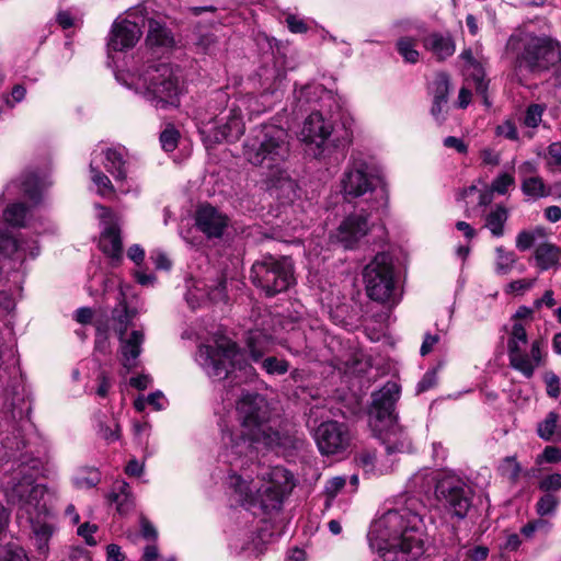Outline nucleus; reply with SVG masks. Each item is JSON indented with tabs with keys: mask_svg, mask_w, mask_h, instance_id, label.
<instances>
[{
	"mask_svg": "<svg viewBox=\"0 0 561 561\" xmlns=\"http://www.w3.org/2000/svg\"><path fill=\"white\" fill-rule=\"evenodd\" d=\"M356 460L359 466H362L366 471L371 470L377 460L376 453L364 450L359 453L356 457Z\"/></svg>",
	"mask_w": 561,
	"mask_h": 561,
	"instance_id": "obj_61",
	"label": "nucleus"
},
{
	"mask_svg": "<svg viewBox=\"0 0 561 561\" xmlns=\"http://www.w3.org/2000/svg\"><path fill=\"white\" fill-rule=\"evenodd\" d=\"M399 398L400 387L394 381H388L379 390L374 391L369 409L370 425L398 420L396 404Z\"/></svg>",
	"mask_w": 561,
	"mask_h": 561,
	"instance_id": "obj_17",
	"label": "nucleus"
},
{
	"mask_svg": "<svg viewBox=\"0 0 561 561\" xmlns=\"http://www.w3.org/2000/svg\"><path fill=\"white\" fill-rule=\"evenodd\" d=\"M250 279L266 296L273 297L286 291L295 283L294 265L288 257L266 254L253 263Z\"/></svg>",
	"mask_w": 561,
	"mask_h": 561,
	"instance_id": "obj_11",
	"label": "nucleus"
},
{
	"mask_svg": "<svg viewBox=\"0 0 561 561\" xmlns=\"http://www.w3.org/2000/svg\"><path fill=\"white\" fill-rule=\"evenodd\" d=\"M140 531H141V536L146 539V540H152V541H156L157 538H158V531L156 529V527L153 526V524L148 519L146 518L145 516H141L140 517Z\"/></svg>",
	"mask_w": 561,
	"mask_h": 561,
	"instance_id": "obj_59",
	"label": "nucleus"
},
{
	"mask_svg": "<svg viewBox=\"0 0 561 561\" xmlns=\"http://www.w3.org/2000/svg\"><path fill=\"white\" fill-rule=\"evenodd\" d=\"M286 24L291 33L301 34V33H306L308 31V26L304 22V20L298 19L296 15H293V14H289L286 18Z\"/></svg>",
	"mask_w": 561,
	"mask_h": 561,
	"instance_id": "obj_62",
	"label": "nucleus"
},
{
	"mask_svg": "<svg viewBox=\"0 0 561 561\" xmlns=\"http://www.w3.org/2000/svg\"><path fill=\"white\" fill-rule=\"evenodd\" d=\"M332 133V124L320 112L316 111L305 119L299 137L306 144L316 145L319 150L316 157L320 159L325 158V148L323 146Z\"/></svg>",
	"mask_w": 561,
	"mask_h": 561,
	"instance_id": "obj_19",
	"label": "nucleus"
},
{
	"mask_svg": "<svg viewBox=\"0 0 561 561\" xmlns=\"http://www.w3.org/2000/svg\"><path fill=\"white\" fill-rule=\"evenodd\" d=\"M546 105L534 103L526 108L524 125L528 128H537L542 121Z\"/></svg>",
	"mask_w": 561,
	"mask_h": 561,
	"instance_id": "obj_43",
	"label": "nucleus"
},
{
	"mask_svg": "<svg viewBox=\"0 0 561 561\" xmlns=\"http://www.w3.org/2000/svg\"><path fill=\"white\" fill-rule=\"evenodd\" d=\"M118 340L123 366L128 370L137 367V359L141 354L142 343L145 341L144 332L133 330L129 335H118Z\"/></svg>",
	"mask_w": 561,
	"mask_h": 561,
	"instance_id": "obj_26",
	"label": "nucleus"
},
{
	"mask_svg": "<svg viewBox=\"0 0 561 561\" xmlns=\"http://www.w3.org/2000/svg\"><path fill=\"white\" fill-rule=\"evenodd\" d=\"M535 234L528 230L520 231L516 237V248L519 251L529 250L535 243Z\"/></svg>",
	"mask_w": 561,
	"mask_h": 561,
	"instance_id": "obj_58",
	"label": "nucleus"
},
{
	"mask_svg": "<svg viewBox=\"0 0 561 561\" xmlns=\"http://www.w3.org/2000/svg\"><path fill=\"white\" fill-rule=\"evenodd\" d=\"M378 178L369 164L362 158L352 157L341 176V193L347 203L369 196L370 209H379L387 205L388 195L383 187L377 188Z\"/></svg>",
	"mask_w": 561,
	"mask_h": 561,
	"instance_id": "obj_9",
	"label": "nucleus"
},
{
	"mask_svg": "<svg viewBox=\"0 0 561 561\" xmlns=\"http://www.w3.org/2000/svg\"><path fill=\"white\" fill-rule=\"evenodd\" d=\"M540 272L561 268V248L551 242L538 244L533 254Z\"/></svg>",
	"mask_w": 561,
	"mask_h": 561,
	"instance_id": "obj_27",
	"label": "nucleus"
},
{
	"mask_svg": "<svg viewBox=\"0 0 561 561\" xmlns=\"http://www.w3.org/2000/svg\"><path fill=\"white\" fill-rule=\"evenodd\" d=\"M499 472L502 477L515 483L519 479L522 467L514 456H507L500 463Z\"/></svg>",
	"mask_w": 561,
	"mask_h": 561,
	"instance_id": "obj_41",
	"label": "nucleus"
},
{
	"mask_svg": "<svg viewBox=\"0 0 561 561\" xmlns=\"http://www.w3.org/2000/svg\"><path fill=\"white\" fill-rule=\"evenodd\" d=\"M371 427L376 437L385 446L387 455L391 456L412 450V440L405 430L398 423V420L389 423H377Z\"/></svg>",
	"mask_w": 561,
	"mask_h": 561,
	"instance_id": "obj_18",
	"label": "nucleus"
},
{
	"mask_svg": "<svg viewBox=\"0 0 561 561\" xmlns=\"http://www.w3.org/2000/svg\"><path fill=\"white\" fill-rule=\"evenodd\" d=\"M280 324L286 331H294L295 325L288 320L282 321L279 318L268 317L262 322V328H255L249 331L247 345L253 362H260L264 354L270 352L276 343L282 344L277 335L275 324Z\"/></svg>",
	"mask_w": 561,
	"mask_h": 561,
	"instance_id": "obj_15",
	"label": "nucleus"
},
{
	"mask_svg": "<svg viewBox=\"0 0 561 561\" xmlns=\"http://www.w3.org/2000/svg\"><path fill=\"white\" fill-rule=\"evenodd\" d=\"M536 433L539 438L549 443L561 442V424L560 415L550 411L546 414L543 420L537 423Z\"/></svg>",
	"mask_w": 561,
	"mask_h": 561,
	"instance_id": "obj_29",
	"label": "nucleus"
},
{
	"mask_svg": "<svg viewBox=\"0 0 561 561\" xmlns=\"http://www.w3.org/2000/svg\"><path fill=\"white\" fill-rule=\"evenodd\" d=\"M508 219V210L503 205H496L485 216L484 227L488 228L491 234L495 238H500L504 234V226Z\"/></svg>",
	"mask_w": 561,
	"mask_h": 561,
	"instance_id": "obj_33",
	"label": "nucleus"
},
{
	"mask_svg": "<svg viewBox=\"0 0 561 561\" xmlns=\"http://www.w3.org/2000/svg\"><path fill=\"white\" fill-rule=\"evenodd\" d=\"M255 465V459L248 463L238 462L230 466L227 484L239 496L242 504L260 505L265 512L278 511L284 497L293 486V476L283 467L261 468L260 476L253 479L248 470Z\"/></svg>",
	"mask_w": 561,
	"mask_h": 561,
	"instance_id": "obj_5",
	"label": "nucleus"
},
{
	"mask_svg": "<svg viewBox=\"0 0 561 561\" xmlns=\"http://www.w3.org/2000/svg\"><path fill=\"white\" fill-rule=\"evenodd\" d=\"M28 208L25 204L18 202L10 204L3 211L4 220L13 227H24Z\"/></svg>",
	"mask_w": 561,
	"mask_h": 561,
	"instance_id": "obj_36",
	"label": "nucleus"
},
{
	"mask_svg": "<svg viewBox=\"0 0 561 561\" xmlns=\"http://www.w3.org/2000/svg\"><path fill=\"white\" fill-rule=\"evenodd\" d=\"M121 299L118 306L112 311V319L114 321V331L117 335L126 334L130 325L135 311L130 310L125 301L124 294L119 293Z\"/></svg>",
	"mask_w": 561,
	"mask_h": 561,
	"instance_id": "obj_32",
	"label": "nucleus"
},
{
	"mask_svg": "<svg viewBox=\"0 0 561 561\" xmlns=\"http://www.w3.org/2000/svg\"><path fill=\"white\" fill-rule=\"evenodd\" d=\"M141 36L137 23L129 20L115 21L112 25L107 47L111 50L123 51L133 48Z\"/></svg>",
	"mask_w": 561,
	"mask_h": 561,
	"instance_id": "obj_23",
	"label": "nucleus"
},
{
	"mask_svg": "<svg viewBox=\"0 0 561 561\" xmlns=\"http://www.w3.org/2000/svg\"><path fill=\"white\" fill-rule=\"evenodd\" d=\"M290 136L277 125L264 124L253 130L244 144V157L253 165L266 170L265 183L270 191L283 190L291 193L295 182L287 163L290 157Z\"/></svg>",
	"mask_w": 561,
	"mask_h": 561,
	"instance_id": "obj_3",
	"label": "nucleus"
},
{
	"mask_svg": "<svg viewBox=\"0 0 561 561\" xmlns=\"http://www.w3.org/2000/svg\"><path fill=\"white\" fill-rule=\"evenodd\" d=\"M0 561H28V558L22 548L10 547Z\"/></svg>",
	"mask_w": 561,
	"mask_h": 561,
	"instance_id": "obj_64",
	"label": "nucleus"
},
{
	"mask_svg": "<svg viewBox=\"0 0 561 561\" xmlns=\"http://www.w3.org/2000/svg\"><path fill=\"white\" fill-rule=\"evenodd\" d=\"M243 110L250 115L266 111L253 94L230 99L224 90L213 92L208 101V117L201 118L198 126L204 144L211 147L222 141H237L245 131Z\"/></svg>",
	"mask_w": 561,
	"mask_h": 561,
	"instance_id": "obj_4",
	"label": "nucleus"
},
{
	"mask_svg": "<svg viewBox=\"0 0 561 561\" xmlns=\"http://www.w3.org/2000/svg\"><path fill=\"white\" fill-rule=\"evenodd\" d=\"M424 46L439 60H444L455 53V44L451 37L438 33L428 35L424 39Z\"/></svg>",
	"mask_w": 561,
	"mask_h": 561,
	"instance_id": "obj_31",
	"label": "nucleus"
},
{
	"mask_svg": "<svg viewBox=\"0 0 561 561\" xmlns=\"http://www.w3.org/2000/svg\"><path fill=\"white\" fill-rule=\"evenodd\" d=\"M93 160L90 162L91 180L98 186V193L101 196H107L115 192V188L110 178L93 165Z\"/></svg>",
	"mask_w": 561,
	"mask_h": 561,
	"instance_id": "obj_39",
	"label": "nucleus"
},
{
	"mask_svg": "<svg viewBox=\"0 0 561 561\" xmlns=\"http://www.w3.org/2000/svg\"><path fill=\"white\" fill-rule=\"evenodd\" d=\"M351 433L345 423L337 421L322 422L314 432V440L322 455L344 453L351 445Z\"/></svg>",
	"mask_w": 561,
	"mask_h": 561,
	"instance_id": "obj_16",
	"label": "nucleus"
},
{
	"mask_svg": "<svg viewBox=\"0 0 561 561\" xmlns=\"http://www.w3.org/2000/svg\"><path fill=\"white\" fill-rule=\"evenodd\" d=\"M496 135L517 141L519 139L517 128L512 121H505L496 127Z\"/></svg>",
	"mask_w": 561,
	"mask_h": 561,
	"instance_id": "obj_54",
	"label": "nucleus"
},
{
	"mask_svg": "<svg viewBox=\"0 0 561 561\" xmlns=\"http://www.w3.org/2000/svg\"><path fill=\"white\" fill-rule=\"evenodd\" d=\"M50 185L47 179L39 176L33 171L22 173L18 179L10 182L7 191L10 194H21L24 198L28 199L33 205L41 203L45 190Z\"/></svg>",
	"mask_w": 561,
	"mask_h": 561,
	"instance_id": "obj_21",
	"label": "nucleus"
},
{
	"mask_svg": "<svg viewBox=\"0 0 561 561\" xmlns=\"http://www.w3.org/2000/svg\"><path fill=\"white\" fill-rule=\"evenodd\" d=\"M225 282H220L211 291L206 294L197 295L195 291L190 290L186 295V301L190 307L194 310L198 308L202 301L207 298L210 301H218L225 298Z\"/></svg>",
	"mask_w": 561,
	"mask_h": 561,
	"instance_id": "obj_35",
	"label": "nucleus"
},
{
	"mask_svg": "<svg viewBox=\"0 0 561 561\" xmlns=\"http://www.w3.org/2000/svg\"><path fill=\"white\" fill-rule=\"evenodd\" d=\"M515 184V179L508 173H502L492 182V191L501 195L507 193L508 187Z\"/></svg>",
	"mask_w": 561,
	"mask_h": 561,
	"instance_id": "obj_50",
	"label": "nucleus"
},
{
	"mask_svg": "<svg viewBox=\"0 0 561 561\" xmlns=\"http://www.w3.org/2000/svg\"><path fill=\"white\" fill-rule=\"evenodd\" d=\"M545 159L549 170L561 169V141H554L548 146Z\"/></svg>",
	"mask_w": 561,
	"mask_h": 561,
	"instance_id": "obj_45",
	"label": "nucleus"
},
{
	"mask_svg": "<svg viewBox=\"0 0 561 561\" xmlns=\"http://www.w3.org/2000/svg\"><path fill=\"white\" fill-rule=\"evenodd\" d=\"M416 39L412 37H401L397 42V50L402 56L404 61L415 64L419 60L420 54L415 49Z\"/></svg>",
	"mask_w": 561,
	"mask_h": 561,
	"instance_id": "obj_40",
	"label": "nucleus"
},
{
	"mask_svg": "<svg viewBox=\"0 0 561 561\" xmlns=\"http://www.w3.org/2000/svg\"><path fill=\"white\" fill-rule=\"evenodd\" d=\"M561 461V448L548 445L545 447L542 453L537 457V463H558Z\"/></svg>",
	"mask_w": 561,
	"mask_h": 561,
	"instance_id": "obj_49",
	"label": "nucleus"
},
{
	"mask_svg": "<svg viewBox=\"0 0 561 561\" xmlns=\"http://www.w3.org/2000/svg\"><path fill=\"white\" fill-rule=\"evenodd\" d=\"M26 95V89L22 84H15L12 88L11 94L4 100L5 105L13 108L18 103L22 102Z\"/></svg>",
	"mask_w": 561,
	"mask_h": 561,
	"instance_id": "obj_56",
	"label": "nucleus"
},
{
	"mask_svg": "<svg viewBox=\"0 0 561 561\" xmlns=\"http://www.w3.org/2000/svg\"><path fill=\"white\" fill-rule=\"evenodd\" d=\"M539 489L547 493H549L550 491L561 490V474L552 473V474L545 477L539 482Z\"/></svg>",
	"mask_w": 561,
	"mask_h": 561,
	"instance_id": "obj_53",
	"label": "nucleus"
},
{
	"mask_svg": "<svg viewBox=\"0 0 561 561\" xmlns=\"http://www.w3.org/2000/svg\"><path fill=\"white\" fill-rule=\"evenodd\" d=\"M135 88L156 108L165 110L180 105L182 93L181 71L170 64L147 66L135 79Z\"/></svg>",
	"mask_w": 561,
	"mask_h": 561,
	"instance_id": "obj_8",
	"label": "nucleus"
},
{
	"mask_svg": "<svg viewBox=\"0 0 561 561\" xmlns=\"http://www.w3.org/2000/svg\"><path fill=\"white\" fill-rule=\"evenodd\" d=\"M262 367L268 375H284L289 369V363L271 356L262 360Z\"/></svg>",
	"mask_w": 561,
	"mask_h": 561,
	"instance_id": "obj_44",
	"label": "nucleus"
},
{
	"mask_svg": "<svg viewBox=\"0 0 561 561\" xmlns=\"http://www.w3.org/2000/svg\"><path fill=\"white\" fill-rule=\"evenodd\" d=\"M179 138L180 134L178 129H175L173 126H168L160 134V142L162 149L167 152H172L178 147Z\"/></svg>",
	"mask_w": 561,
	"mask_h": 561,
	"instance_id": "obj_46",
	"label": "nucleus"
},
{
	"mask_svg": "<svg viewBox=\"0 0 561 561\" xmlns=\"http://www.w3.org/2000/svg\"><path fill=\"white\" fill-rule=\"evenodd\" d=\"M237 417L240 423L239 433L225 431L224 460L229 466L238 467V462L248 463L256 459L262 448H289L295 444L291 434L273 430L268 425L271 412L265 398L257 392H241L236 402Z\"/></svg>",
	"mask_w": 561,
	"mask_h": 561,
	"instance_id": "obj_1",
	"label": "nucleus"
},
{
	"mask_svg": "<svg viewBox=\"0 0 561 561\" xmlns=\"http://www.w3.org/2000/svg\"><path fill=\"white\" fill-rule=\"evenodd\" d=\"M520 44L516 54L515 71L537 75L546 72L561 61V44L549 35L525 34L518 38Z\"/></svg>",
	"mask_w": 561,
	"mask_h": 561,
	"instance_id": "obj_10",
	"label": "nucleus"
},
{
	"mask_svg": "<svg viewBox=\"0 0 561 561\" xmlns=\"http://www.w3.org/2000/svg\"><path fill=\"white\" fill-rule=\"evenodd\" d=\"M196 360L213 380L231 378V381L240 383L255 375L244 352L229 339H219L215 345L199 346Z\"/></svg>",
	"mask_w": 561,
	"mask_h": 561,
	"instance_id": "obj_7",
	"label": "nucleus"
},
{
	"mask_svg": "<svg viewBox=\"0 0 561 561\" xmlns=\"http://www.w3.org/2000/svg\"><path fill=\"white\" fill-rule=\"evenodd\" d=\"M101 251L113 260H121L123 254V243L121 230L117 224L106 222L100 237Z\"/></svg>",
	"mask_w": 561,
	"mask_h": 561,
	"instance_id": "obj_28",
	"label": "nucleus"
},
{
	"mask_svg": "<svg viewBox=\"0 0 561 561\" xmlns=\"http://www.w3.org/2000/svg\"><path fill=\"white\" fill-rule=\"evenodd\" d=\"M147 42L152 46L167 47L173 44V37L171 36V33L159 23H151Z\"/></svg>",
	"mask_w": 561,
	"mask_h": 561,
	"instance_id": "obj_38",
	"label": "nucleus"
},
{
	"mask_svg": "<svg viewBox=\"0 0 561 561\" xmlns=\"http://www.w3.org/2000/svg\"><path fill=\"white\" fill-rule=\"evenodd\" d=\"M273 534L267 528H261L243 537H236L230 541V550L237 557L259 558L265 550Z\"/></svg>",
	"mask_w": 561,
	"mask_h": 561,
	"instance_id": "obj_22",
	"label": "nucleus"
},
{
	"mask_svg": "<svg viewBox=\"0 0 561 561\" xmlns=\"http://www.w3.org/2000/svg\"><path fill=\"white\" fill-rule=\"evenodd\" d=\"M541 347L540 340L529 343L526 328L522 322L513 323L507 340V354L513 369L527 379L531 378L541 364Z\"/></svg>",
	"mask_w": 561,
	"mask_h": 561,
	"instance_id": "obj_12",
	"label": "nucleus"
},
{
	"mask_svg": "<svg viewBox=\"0 0 561 561\" xmlns=\"http://www.w3.org/2000/svg\"><path fill=\"white\" fill-rule=\"evenodd\" d=\"M557 505V496L551 493H546L538 500L536 504V512L539 516H547L556 511Z\"/></svg>",
	"mask_w": 561,
	"mask_h": 561,
	"instance_id": "obj_48",
	"label": "nucleus"
},
{
	"mask_svg": "<svg viewBox=\"0 0 561 561\" xmlns=\"http://www.w3.org/2000/svg\"><path fill=\"white\" fill-rule=\"evenodd\" d=\"M473 495L471 486L458 474L444 472L436 480V500L451 517L466 518L472 506Z\"/></svg>",
	"mask_w": 561,
	"mask_h": 561,
	"instance_id": "obj_13",
	"label": "nucleus"
},
{
	"mask_svg": "<svg viewBox=\"0 0 561 561\" xmlns=\"http://www.w3.org/2000/svg\"><path fill=\"white\" fill-rule=\"evenodd\" d=\"M449 94V77L445 72L436 75L433 82V98L448 100Z\"/></svg>",
	"mask_w": 561,
	"mask_h": 561,
	"instance_id": "obj_47",
	"label": "nucleus"
},
{
	"mask_svg": "<svg viewBox=\"0 0 561 561\" xmlns=\"http://www.w3.org/2000/svg\"><path fill=\"white\" fill-rule=\"evenodd\" d=\"M448 100L433 98L431 114L438 124H443L446 118Z\"/></svg>",
	"mask_w": 561,
	"mask_h": 561,
	"instance_id": "obj_52",
	"label": "nucleus"
},
{
	"mask_svg": "<svg viewBox=\"0 0 561 561\" xmlns=\"http://www.w3.org/2000/svg\"><path fill=\"white\" fill-rule=\"evenodd\" d=\"M199 51L204 54H213L217 47V38L214 34H201L195 43Z\"/></svg>",
	"mask_w": 561,
	"mask_h": 561,
	"instance_id": "obj_51",
	"label": "nucleus"
},
{
	"mask_svg": "<svg viewBox=\"0 0 561 561\" xmlns=\"http://www.w3.org/2000/svg\"><path fill=\"white\" fill-rule=\"evenodd\" d=\"M46 488L37 484L32 474L21 470L5 488L8 503L18 507V517H25L31 525L34 543L39 553L46 554L54 528L45 518L48 508L44 501Z\"/></svg>",
	"mask_w": 561,
	"mask_h": 561,
	"instance_id": "obj_6",
	"label": "nucleus"
},
{
	"mask_svg": "<svg viewBox=\"0 0 561 561\" xmlns=\"http://www.w3.org/2000/svg\"><path fill=\"white\" fill-rule=\"evenodd\" d=\"M105 170L117 183H124L128 174V152L125 147H108L101 151Z\"/></svg>",
	"mask_w": 561,
	"mask_h": 561,
	"instance_id": "obj_25",
	"label": "nucleus"
},
{
	"mask_svg": "<svg viewBox=\"0 0 561 561\" xmlns=\"http://www.w3.org/2000/svg\"><path fill=\"white\" fill-rule=\"evenodd\" d=\"M352 133L347 129H344L343 133L332 140L333 147L341 152V156L344 157L346 149L352 144Z\"/></svg>",
	"mask_w": 561,
	"mask_h": 561,
	"instance_id": "obj_57",
	"label": "nucleus"
},
{
	"mask_svg": "<svg viewBox=\"0 0 561 561\" xmlns=\"http://www.w3.org/2000/svg\"><path fill=\"white\" fill-rule=\"evenodd\" d=\"M363 280L367 296L377 302L389 301L394 293L396 274L392 257L381 252L364 267Z\"/></svg>",
	"mask_w": 561,
	"mask_h": 561,
	"instance_id": "obj_14",
	"label": "nucleus"
},
{
	"mask_svg": "<svg viewBox=\"0 0 561 561\" xmlns=\"http://www.w3.org/2000/svg\"><path fill=\"white\" fill-rule=\"evenodd\" d=\"M495 273L497 275H507L517 261L513 251H507L503 247L495 249Z\"/></svg>",
	"mask_w": 561,
	"mask_h": 561,
	"instance_id": "obj_37",
	"label": "nucleus"
},
{
	"mask_svg": "<svg viewBox=\"0 0 561 561\" xmlns=\"http://www.w3.org/2000/svg\"><path fill=\"white\" fill-rule=\"evenodd\" d=\"M480 157H481L482 163L485 165L494 167V165L500 164V161H501L500 153L491 148H483L480 151Z\"/></svg>",
	"mask_w": 561,
	"mask_h": 561,
	"instance_id": "obj_63",
	"label": "nucleus"
},
{
	"mask_svg": "<svg viewBox=\"0 0 561 561\" xmlns=\"http://www.w3.org/2000/svg\"><path fill=\"white\" fill-rule=\"evenodd\" d=\"M108 500L116 505V511L122 515L128 514L135 506L130 486L123 480L113 484Z\"/></svg>",
	"mask_w": 561,
	"mask_h": 561,
	"instance_id": "obj_30",
	"label": "nucleus"
},
{
	"mask_svg": "<svg viewBox=\"0 0 561 561\" xmlns=\"http://www.w3.org/2000/svg\"><path fill=\"white\" fill-rule=\"evenodd\" d=\"M424 510L419 499L408 497L373 523L368 539L383 561H416L424 553Z\"/></svg>",
	"mask_w": 561,
	"mask_h": 561,
	"instance_id": "obj_2",
	"label": "nucleus"
},
{
	"mask_svg": "<svg viewBox=\"0 0 561 561\" xmlns=\"http://www.w3.org/2000/svg\"><path fill=\"white\" fill-rule=\"evenodd\" d=\"M545 383L547 389V394L550 398L557 399L560 396V379L553 373H547L545 375Z\"/></svg>",
	"mask_w": 561,
	"mask_h": 561,
	"instance_id": "obj_55",
	"label": "nucleus"
},
{
	"mask_svg": "<svg viewBox=\"0 0 561 561\" xmlns=\"http://www.w3.org/2000/svg\"><path fill=\"white\" fill-rule=\"evenodd\" d=\"M368 230V215L353 214L347 216L336 231L331 234V241L344 249H353L367 234Z\"/></svg>",
	"mask_w": 561,
	"mask_h": 561,
	"instance_id": "obj_20",
	"label": "nucleus"
},
{
	"mask_svg": "<svg viewBox=\"0 0 561 561\" xmlns=\"http://www.w3.org/2000/svg\"><path fill=\"white\" fill-rule=\"evenodd\" d=\"M98 526L94 524L84 523L79 526L78 535L84 538L87 545L95 546L96 541L93 538V534L96 533Z\"/></svg>",
	"mask_w": 561,
	"mask_h": 561,
	"instance_id": "obj_60",
	"label": "nucleus"
},
{
	"mask_svg": "<svg viewBox=\"0 0 561 561\" xmlns=\"http://www.w3.org/2000/svg\"><path fill=\"white\" fill-rule=\"evenodd\" d=\"M520 190L524 195L539 199L550 195V190L540 176H529L522 181Z\"/></svg>",
	"mask_w": 561,
	"mask_h": 561,
	"instance_id": "obj_34",
	"label": "nucleus"
},
{
	"mask_svg": "<svg viewBox=\"0 0 561 561\" xmlns=\"http://www.w3.org/2000/svg\"><path fill=\"white\" fill-rule=\"evenodd\" d=\"M227 225L228 218L210 205L199 207L196 213V226L208 238L221 237Z\"/></svg>",
	"mask_w": 561,
	"mask_h": 561,
	"instance_id": "obj_24",
	"label": "nucleus"
},
{
	"mask_svg": "<svg viewBox=\"0 0 561 561\" xmlns=\"http://www.w3.org/2000/svg\"><path fill=\"white\" fill-rule=\"evenodd\" d=\"M477 94L481 95L485 105H490L488 100L489 81L484 79V71L480 65L473 64V71L470 75Z\"/></svg>",
	"mask_w": 561,
	"mask_h": 561,
	"instance_id": "obj_42",
	"label": "nucleus"
}]
</instances>
